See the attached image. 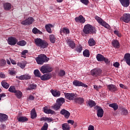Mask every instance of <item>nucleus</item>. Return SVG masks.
<instances>
[{"label": "nucleus", "mask_w": 130, "mask_h": 130, "mask_svg": "<svg viewBox=\"0 0 130 130\" xmlns=\"http://www.w3.org/2000/svg\"><path fill=\"white\" fill-rule=\"evenodd\" d=\"M35 43L38 47L40 48H46L48 46V43L44 40H42L40 38H37L35 39Z\"/></svg>", "instance_id": "obj_1"}, {"label": "nucleus", "mask_w": 130, "mask_h": 130, "mask_svg": "<svg viewBox=\"0 0 130 130\" xmlns=\"http://www.w3.org/2000/svg\"><path fill=\"white\" fill-rule=\"evenodd\" d=\"M96 31V28L90 24H86L83 29L84 34H94Z\"/></svg>", "instance_id": "obj_2"}, {"label": "nucleus", "mask_w": 130, "mask_h": 130, "mask_svg": "<svg viewBox=\"0 0 130 130\" xmlns=\"http://www.w3.org/2000/svg\"><path fill=\"white\" fill-rule=\"evenodd\" d=\"M36 60L38 64H43L44 62L49 60V58H47L46 55L41 54L39 55L38 57L36 58Z\"/></svg>", "instance_id": "obj_3"}, {"label": "nucleus", "mask_w": 130, "mask_h": 130, "mask_svg": "<svg viewBox=\"0 0 130 130\" xmlns=\"http://www.w3.org/2000/svg\"><path fill=\"white\" fill-rule=\"evenodd\" d=\"M95 19L103 27H105V28H106L107 29H110L111 27H110V25L108 24L106 22L104 21L103 19H102L101 18L99 17V16H95Z\"/></svg>", "instance_id": "obj_4"}, {"label": "nucleus", "mask_w": 130, "mask_h": 130, "mask_svg": "<svg viewBox=\"0 0 130 130\" xmlns=\"http://www.w3.org/2000/svg\"><path fill=\"white\" fill-rule=\"evenodd\" d=\"M40 71L42 74H46V73H50L52 72V67L50 65H43L41 67Z\"/></svg>", "instance_id": "obj_5"}, {"label": "nucleus", "mask_w": 130, "mask_h": 130, "mask_svg": "<svg viewBox=\"0 0 130 130\" xmlns=\"http://www.w3.org/2000/svg\"><path fill=\"white\" fill-rule=\"evenodd\" d=\"M120 20L126 23L130 22L129 13H124L123 15L120 17Z\"/></svg>", "instance_id": "obj_6"}, {"label": "nucleus", "mask_w": 130, "mask_h": 130, "mask_svg": "<svg viewBox=\"0 0 130 130\" xmlns=\"http://www.w3.org/2000/svg\"><path fill=\"white\" fill-rule=\"evenodd\" d=\"M35 20L33 18V17H28V18H26L25 20H23L21 24V25H31L34 22Z\"/></svg>", "instance_id": "obj_7"}, {"label": "nucleus", "mask_w": 130, "mask_h": 130, "mask_svg": "<svg viewBox=\"0 0 130 130\" xmlns=\"http://www.w3.org/2000/svg\"><path fill=\"white\" fill-rule=\"evenodd\" d=\"M96 57L98 61H105L106 63H109V60H108V59L105 58L104 56L101 54H98Z\"/></svg>", "instance_id": "obj_8"}, {"label": "nucleus", "mask_w": 130, "mask_h": 130, "mask_svg": "<svg viewBox=\"0 0 130 130\" xmlns=\"http://www.w3.org/2000/svg\"><path fill=\"white\" fill-rule=\"evenodd\" d=\"M73 84L76 87H84L85 88H87V87H88V85L78 80H74Z\"/></svg>", "instance_id": "obj_9"}, {"label": "nucleus", "mask_w": 130, "mask_h": 130, "mask_svg": "<svg viewBox=\"0 0 130 130\" xmlns=\"http://www.w3.org/2000/svg\"><path fill=\"white\" fill-rule=\"evenodd\" d=\"M102 71L99 69H94L91 71V74L93 77H98L101 75Z\"/></svg>", "instance_id": "obj_10"}, {"label": "nucleus", "mask_w": 130, "mask_h": 130, "mask_svg": "<svg viewBox=\"0 0 130 130\" xmlns=\"http://www.w3.org/2000/svg\"><path fill=\"white\" fill-rule=\"evenodd\" d=\"M65 97L68 100H75L76 99V94L74 93H65Z\"/></svg>", "instance_id": "obj_11"}, {"label": "nucleus", "mask_w": 130, "mask_h": 130, "mask_svg": "<svg viewBox=\"0 0 130 130\" xmlns=\"http://www.w3.org/2000/svg\"><path fill=\"white\" fill-rule=\"evenodd\" d=\"M8 44H9L10 45H15L16 43L18 42V41L17 40V39H16L15 38L11 37L10 38H8Z\"/></svg>", "instance_id": "obj_12"}, {"label": "nucleus", "mask_w": 130, "mask_h": 130, "mask_svg": "<svg viewBox=\"0 0 130 130\" xmlns=\"http://www.w3.org/2000/svg\"><path fill=\"white\" fill-rule=\"evenodd\" d=\"M60 114L64 116V117L65 118H69L70 116H71V113L68 111H67V110L63 109L60 111Z\"/></svg>", "instance_id": "obj_13"}, {"label": "nucleus", "mask_w": 130, "mask_h": 130, "mask_svg": "<svg viewBox=\"0 0 130 130\" xmlns=\"http://www.w3.org/2000/svg\"><path fill=\"white\" fill-rule=\"evenodd\" d=\"M75 20V22L77 23H81V24H84V23L86 22V20L85 19V18L83 17V15H80L77 17H76Z\"/></svg>", "instance_id": "obj_14"}, {"label": "nucleus", "mask_w": 130, "mask_h": 130, "mask_svg": "<svg viewBox=\"0 0 130 130\" xmlns=\"http://www.w3.org/2000/svg\"><path fill=\"white\" fill-rule=\"evenodd\" d=\"M107 89H108L110 92H116V91H117V87L113 84L107 85Z\"/></svg>", "instance_id": "obj_15"}, {"label": "nucleus", "mask_w": 130, "mask_h": 130, "mask_svg": "<svg viewBox=\"0 0 130 130\" xmlns=\"http://www.w3.org/2000/svg\"><path fill=\"white\" fill-rule=\"evenodd\" d=\"M119 2L124 8H127L129 6V0H119Z\"/></svg>", "instance_id": "obj_16"}, {"label": "nucleus", "mask_w": 130, "mask_h": 130, "mask_svg": "<svg viewBox=\"0 0 130 130\" xmlns=\"http://www.w3.org/2000/svg\"><path fill=\"white\" fill-rule=\"evenodd\" d=\"M43 110H44V112H45V113H47V114H54V113H55V112H54V111L50 109H48L47 107H44Z\"/></svg>", "instance_id": "obj_17"}, {"label": "nucleus", "mask_w": 130, "mask_h": 130, "mask_svg": "<svg viewBox=\"0 0 130 130\" xmlns=\"http://www.w3.org/2000/svg\"><path fill=\"white\" fill-rule=\"evenodd\" d=\"M124 59L127 64L130 67V54L126 53L124 56Z\"/></svg>", "instance_id": "obj_18"}, {"label": "nucleus", "mask_w": 130, "mask_h": 130, "mask_svg": "<svg viewBox=\"0 0 130 130\" xmlns=\"http://www.w3.org/2000/svg\"><path fill=\"white\" fill-rule=\"evenodd\" d=\"M51 93L54 97H59V96H60V92L57 90L51 89Z\"/></svg>", "instance_id": "obj_19"}, {"label": "nucleus", "mask_w": 130, "mask_h": 130, "mask_svg": "<svg viewBox=\"0 0 130 130\" xmlns=\"http://www.w3.org/2000/svg\"><path fill=\"white\" fill-rule=\"evenodd\" d=\"M103 114H104V111L101 108H99L97 110L98 117H103Z\"/></svg>", "instance_id": "obj_20"}, {"label": "nucleus", "mask_w": 130, "mask_h": 130, "mask_svg": "<svg viewBox=\"0 0 130 130\" xmlns=\"http://www.w3.org/2000/svg\"><path fill=\"white\" fill-rule=\"evenodd\" d=\"M40 78L42 81H47V80H49V79H51V75L49 74H45L41 76Z\"/></svg>", "instance_id": "obj_21"}, {"label": "nucleus", "mask_w": 130, "mask_h": 130, "mask_svg": "<svg viewBox=\"0 0 130 130\" xmlns=\"http://www.w3.org/2000/svg\"><path fill=\"white\" fill-rule=\"evenodd\" d=\"M51 28H53V25L51 24H48L45 25V28L48 33H52Z\"/></svg>", "instance_id": "obj_22"}, {"label": "nucleus", "mask_w": 130, "mask_h": 130, "mask_svg": "<svg viewBox=\"0 0 130 130\" xmlns=\"http://www.w3.org/2000/svg\"><path fill=\"white\" fill-rule=\"evenodd\" d=\"M4 8L6 11H9L12 9V5L9 3H4Z\"/></svg>", "instance_id": "obj_23"}, {"label": "nucleus", "mask_w": 130, "mask_h": 130, "mask_svg": "<svg viewBox=\"0 0 130 130\" xmlns=\"http://www.w3.org/2000/svg\"><path fill=\"white\" fill-rule=\"evenodd\" d=\"M30 118L32 119H34V118H36L37 117V113H36V111L35 110V109H33L31 110L30 112Z\"/></svg>", "instance_id": "obj_24"}, {"label": "nucleus", "mask_w": 130, "mask_h": 130, "mask_svg": "<svg viewBox=\"0 0 130 130\" xmlns=\"http://www.w3.org/2000/svg\"><path fill=\"white\" fill-rule=\"evenodd\" d=\"M8 115L5 114H0V121H6L8 119Z\"/></svg>", "instance_id": "obj_25"}, {"label": "nucleus", "mask_w": 130, "mask_h": 130, "mask_svg": "<svg viewBox=\"0 0 130 130\" xmlns=\"http://www.w3.org/2000/svg\"><path fill=\"white\" fill-rule=\"evenodd\" d=\"M15 95L18 99H21L23 96V93L20 90H16L15 92Z\"/></svg>", "instance_id": "obj_26"}, {"label": "nucleus", "mask_w": 130, "mask_h": 130, "mask_svg": "<svg viewBox=\"0 0 130 130\" xmlns=\"http://www.w3.org/2000/svg\"><path fill=\"white\" fill-rule=\"evenodd\" d=\"M112 45L115 47V48H119V42L117 40H114L112 42Z\"/></svg>", "instance_id": "obj_27"}, {"label": "nucleus", "mask_w": 130, "mask_h": 130, "mask_svg": "<svg viewBox=\"0 0 130 130\" xmlns=\"http://www.w3.org/2000/svg\"><path fill=\"white\" fill-rule=\"evenodd\" d=\"M60 34L61 35H63V34H70V29L67 28H63L61 30H60Z\"/></svg>", "instance_id": "obj_28"}, {"label": "nucleus", "mask_w": 130, "mask_h": 130, "mask_svg": "<svg viewBox=\"0 0 130 130\" xmlns=\"http://www.w3.org/2000/svg\"><path fill=\"white\" fill-rule=\"evenodd\" d=\"M1 85L5 89H9V87H10V84L5 80L2 81Z\"/></svg>", "instance_id": "obj_29"}, {"label": "nucleus", "mask_w": 130, "mask_h": 130, "mask_svg": "<svg viewBox=\"0 0 130 130\" xmlns=\"http://www.w3.org/2000/svg\"><path fill=\"white\" fill-rule=\"evenodd\" d=\"M53 119L49 117H43L42 118H41V121H48V122H51V121H53Z\"/></svg>", "instance_id": "obj_30"}, {"label": "nucleus", "mask_w": 130, "mask_h": 130, "mask_svg": "<svg viewBox=\"0 0 130 130\" xmlns=\"http://www.w3.org/2000/svg\"><path fill=\"white\" fill-rule=\"evenodd\" d=\"M62 128L63 130H70L71 129V127L70 125L68 123H63L62 124Z\"/></svg>", "instance_id": "obj_31"}, {"label": "nucleus", "mask_w": 130, "mask_h": 130, "mask_svg": "<svg viewBox=\"0 0 130 130\" xmlns=\"http://www.w3.org/2000/svg\"><path fill=\"white\" fill-rule=\"evenodd\" d=\"M56 102L57 104L61 106V105H62V104H63V103H64L65 102L64 99H63V98L58 99L57 100Z\"/></svg>", "instance_id": "obj_32"}, {"label": "nucleus", "mask_w": 130, "mask_h": 130, "mask_svg": "<svg viewBox=\"0 0 130 130\" xmlns=\"http://www.w3.org/2000/svg\"><path fill=\"white\" fill-rule=\"evenodd\" d=\"M26 62L22 61V62H19L17 63L18 67H19L21 69H24L25 67H26Z\"/></svg>", "instance_id": "obj_33"}, {"label": "nucleus", "mask_w": 130, "mask_h": 130, "mask_svg": "<svg viewBox=\"0 0 130 130\" xmlns=\"http://www.w3.org/2000/svg\"><path fill=\"white\" fill-rule=\"evenodd\" d=\"M87 103L89 106L91 108L94 107V106H96V103H95V102L93 101L92 100H89Z\"/></svg>", "instance_id": "obj_34"}, {"label": "nucleus", "mask_w": 130, "mask_h": 130, "mask_svg": "<svg viewBox=\"0 0 130 130\" xmlns=\"http://www.w3.org/2000/svg\"><path fill=\"white\" fill-rule=\"evenodd\" d=\"M109 107L113 108L114 110H117L118 109V105L116 103L110 104Z\"/></svg>", "instance_id": "obj_35"}, {"label": "nucleus", "mask_w": 130, "mask_h": 130, "mask_svg": "<svg viewBox=\"0 0 130 130\" xmlns=\"http://www.w3.org/2000/svg\"><path fill=\"white\" fill-rule=\"evenodd\" d=\"M88 44L89 46H94L95 44H96V42H95V40L93 39H90L88 40Z\"/></svg>", "instance_id": "obj_36"}, {"label": "nucleus", "mask_w": 130, "mask_h": 130, "mask_svg": "<svg viewBox=\"0 0 130 130\" xmlns=\"http://www.w3.org/2000/svg\"><path fill=\"white\" fill-rule=\"evenodd\" d=\"M56 40V38L54 37L53 35H50V41L51 43H55V41Z\"/></svg>", "instance_id": "obj_37"}, {"label": "nucleus", "mask_w": 130, "mask_h": 130, "mask_svg": "<svg viewBox=\"0 0 130 130\" xmlns=\"http://www.w3.org/2000/svg\"><path fill=\"white\" fill-rule=\"evenodd\" d=\"M34 74L36 77H37L38 78H41V74L40 73V72L38 70H36L34 71Z\"/></svg>", "instance_id": "obj_38"}, {"label": "nucleus", "mask_w": 130, "mask_h": 130, "mask_svg": "<svg viewBox=\"0 0 130 130\" xmlns=\"http://www.w3.org/2000/svg\"><path fill=\"white\" fill-rule=\"evenodd\" d=\"M32 31V33L34 34H42V31L39 30V29H37L36 27H34Z\"/></svg>", "instance_id": "obj_39"}, {"label": "nucleus", "mask_w": 130, "mask_h": 130, "mask_svg": "<svg viewBox=\"0 0 130 130\" xmlns=\"http://www.w3.org/2000/svg\"><path fill=\"white\" fill-rule=\"evenodd\" d=\"M8 91L11 93H16L17 90H16V87H15L14 86H11L9 87Z\"/></svg>", "instance_id": "obj_40"}, {"label": "nucleus", "mask_w": 130, "mask_h": 130, "mask_svg": "<svg viewBox=\"0 0 130 130\" xmlns=\"http://www.w3.org/2000/svg\"><path fill=\"white\" fill-rule=\"evenodd\" d=\"M36 87H37V85H36V84H31L27 88H26V90H34L36 88Z\"/></svg>", "instance_id": "obj_41"}, {"label": "nucleus", "mask_w": 130, "mask_h": 130, "mask_svg": "<svg viewBox=\"0 0 130 130\" xmlns=\"http://www.w3.org/2000/svg\"><path fill=\"white\" fill-rule=\"evenodd\" d=\"M75 101L76 103H78L79 104H82V103H84V99L81 98L75 99Z\"/></svg>", "instance_id": "obj_42"}, {"label": "nucleus", "mask_w": 130, "mask_h": 130, "mask_svg": "<svg viewBox=\"0 0 130 130\" xmlns=\"http://www.w3.org/2000/svg\"><path fill=\"white\" fill-rule=\"evenodd\" d=\"M83 54L85 57H89L90 56V52H89L88 50H85L83 51Z\"/></svg>", "instance_id": "obj_43"}, {"label": "nucleus", "mask_w": 130, "mask_h": 130, "mask_svg": "<svg viewBox=\"0 0 130 130\" xmlns=\"http://www.w3.org/2000/svg\"><path fill=\"white\" fill-rule=\"evenodd\" d=\"M28 120V118L25 117H20L18 118V121L21 122H24V121H27Z\"/></svg>", "instance_id": "obj_44"}, {"label": "nucleus", "mask_w": 130, "mask_h": 130, "mask_svg": "<svg viewBox=\"0 0 130 130\" xmlns=\"http://www.w3.org/2000/svg\"><path fill=\"white\" fill-rule=\"evenodd\" d=\"M26 43L25 41L22 40L17 42V45H20V46H25Z\"/></svg>", "instance_id": "obj_45"}, {"label": "nucleus", "mask_w": 130, "mask_h": 130, "mask_svg": "<svg viewBox=\"0 0 130 130\" xmlns=\"http://www.w3.org/2000/svg\"><path fill=\"white\" fill-rule=\"evenodd\" d=\"M60 106H61V105H59L58 104L56 103V104H55L52 108H53V109H54L55 110H58V109H59V108H60Z\"/></svg>", "instance_id": "obj_46"}, {"label": "nucleus", "mask_w": 130, "mask_h": 130, "mask_svg": "<svg viewBox=\"0 0 130 130\" xmlns=\"http://www.w3.org/2000/svg\"><path fill=\"white\" fill-rule=\"evenodd\" d=\"M69 46H70V47H71V48H75V43H74V42L73 41H69L68 42Z\"/></svg>", "instance_id": "obj_47"}, {"label": "nucleus", "mask_w": 130, "mask_h": 130, "mask_svg": "<svg viewBox=\"0 0 130 130\" xmlns=\"http://www.w3.org/2000/svg\"><path fill=\"white\" fill-rule=\"evenodd\" d=\"M64 75H66V71H65L60 70L58 72V76H59L60 77H63V76H64Z\"/></svg>", "instance_id": "obj_48"}, {"label": "nucleus", "mask_w": 130, "mask_h": 130, "mask_svg": "<svg viewBox=\"0 0 130 130\" xmlns=\"http://www.w3.org/2000/svg\"><path fill=\"white\" fill-rule=\"evenodd\" d=\"M121 110H122L121 114H123L124 115H126L127 114H128V111H127L126 109L124 108H122Z\"/></svg>", "instance_id": "obj_49"}, {"label": "nucleus", "mask_w": 130, "mask_h": 130, "mask_svg": "<svg viewBox=\"0 0 130 130\" xmlns=\"http://www.w3.org/2000/svg\"><path fill=\"white\" fill-rule=\"evenodd\" d=\"M47 128H48V124L45 122L43 126L42 127L41 130H47Z\"/></svg>", "instance_id": "obj_50"}, {"label": "nucleus", "mask_w": 130, "mask_h": 130, "mask_svg": "<svg viewBox=\"0 0 130 130\" xmlns=\"http://www.w3.org/2000/svg\"><path fill=\"white\" fill-rule=\"evenodd\" d=\"M26 53H28V51L27 50H24L21 52L22 57L26 58Z\"/></svg>", "instance_id": "obj_51"}, {"label": "nucleus", "mask_w": 130, "mask_h": 130, "mask_svg": "<svg viewBox=\"0 0 130 130\" xmlns=\"http://www.w3.org/2000/svg\"><path fill=\"white\" fill-rule=\"evenodd\" d=\"M6 63H7V61H6V60H4V59L1 60H0L1 67H3V66H5V64H6Z\"/></svg>", "instance_id": "obj_52"}, {"label": "nucleus", "mask_w": 130, "mask_h": 130, "mask_svg": "<svg viewBox=\"0 0 130 130\" xmlns=\"http://www.w3.org/2000/svg\"><path fill=\"white\" fill-rule=\"evenodd\" d=\"M81 3L87 6L89 4V0H80Z\"/></svg>", "instance_id": "obj_53"}, {"label": "nucleus", "mask_w": 130, "mask_h": 130, "mask_svg": "<svg viewBox=\"0 0 130 130\" xmlns=\"http://www.w3.org/2000/svg\"><path fill=\"white\" fill-rule=\"evenodd\" d=\"M24 76V80H30L31 79V76L29 74H25Z\"/></svg>", "instance_id": "obj_54"}, {"label": "nucleus", "mask_w": 130, "mask_h": 130, "mask_svg": "<svg viewBox=\"0 0 130 130\" xmlns=\"http://www.w3.org/2000/svg\"><path fill=\"white\" fill-rule=\"evenodd\" d=\"M93 88L94 89H95V90H96V91H98V90L101 89V88H102V86H101V85H94L93 86Z\"/></svg>", "instance_id": "obj_55"}, {"label": "nucleus", "mask_w": 130, "mask_h": 130, "mask_svg": "<svg viewBox=\"0 0 130 130\" xmlns=\"http://www.w3.org/2000/svg\"><path fill=\"white\" fill-rule=\"evenodd\" d=\"M17 79H18V80H25L24 75H21L20 76H17Z\"/></svg>", "instance_id": "obj_56"}, {"label": "nucleus", "mask_w": 130, "mask_h": 130, "mask_svg": "<svg viewBox=\"0 0 130 130\" xmlns=\"http://www.w3.org/2000/svg\"><path fill=\"white\" fill-rule=\"evenodd\" d=\"M114 34H116V35H117V36H118V37H120V36H121V35L119 33V31H118V30H115L114 31Z\"/></svg>", "instance_id": "obj_57"}, {"label": "nucleus", "mask_w": 130, "mask_h": 130, "mask_svg": "<svg viewBox=\"0 0 130 130\" xmlns=\"http://www.w3.org/2000/svg\"><path fill=\"white\" fill-rule=\"evenodd\" d=\"M119 86L120 88H122V89H127V86L122 84H120Z\"/></svg>", "instance_id": "obj_58"}, {"label": "nucleus", "mask_w": 130, "mask_h": 130, "mask_svg": "<svg viewBox=\"0 0 130 130\" xmlns=\"http://www.w3.org/2000/svg\"><path fill=\"white\" fill-rule=\"evenodd\" d=\"M82 50H83V48H82V47H79L77 48V51L78 52H81V51H82Z\"/></svg>", "instance_id": "obj_59"}, {"label": "nucleus", "mask_w": 130, "mask_h": 130, "mask_svg": "<svg viewBox=\"0 0 130 130\" xmlns=\"http://www.w3.org/2000/svg\"><path fill=\"white\" fill-rule=\"evenodd\" d=\"M113 66L115 68H118V67H119V63H118V62H116L113 64Z\"/></svg>", "instance_id": "obj_60"}, {"label": "nucleus", "mask_w": 130, "mask_h": 130, "mask_svg": "<svg viewBox=\"0 0 130 130\" xmlns=\"http://www.w3.org/2000/svg\"><path fill=\"white\" fill-rule=\"evenodd\" d=\"M10 61L12 64H17V62L15 61V60L12 59L10 58Z\"/></svg>", "instance_id": "obj_61"}, {"label": "nucleus", "mask_w": 130, "mask_h": 130, "mask_svg": "<svg viewBox=\"0 0 130 130\" xmlns=\"http://www.w3.org/2000/svg\"><path fill=\"white\" fill-rule=\"evenodd\" d=\"M88 130H94V126L90 125L88 128Z\"/></svg>", "instance_id": "obj_62"}, {"label": "nucleus", "mask_w": 130, "mask_h": 130, "mask_svg": "<svg viewBox=\"0 0 130 130\" xmlns=\"http://www.w3.org/2000/svg\"><path fill=\"white\" fill-rule=\"evenodd\" d=\"M0 78H2L3 79L5 78V74L3 73H0Z\"/></svg>", "instance_id": "obj_63"}, {"label": "nucleus", "mask_w": 130, "mask_h": 130, "mask_svg": "<svg viewBox=\"0 0 130 130\" xmlns=\"http://www.w3.org/2000/svg\"><path fill=\"white\" fill-rule=\"evenodd\" d=\"M68 123H70V124H74V120H69L68 121Z\"/></svg>", "instance_id": "obj_64"}]
</instances>
